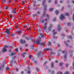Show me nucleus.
<instances>
[{"label": "nucleus", "instance_id": "8", "mask_svg": "<svg viewBox=\"0 0 74 74\" xmlns=\"http://www.w3.org/2000/svg\"><path fill=\"white\" fill-rule=\"evenodd\" d=\"M55 13H56V15H58L59 13V12H58V11L56 10L55 12Z\"/></svg>", "mask_w": 74, "mask_h": 74}, {"label": "nucleus", "instance_id": "10", "mask_svg": "<svg viewBox=\"0 0 74 74\" xmlns=\"http://www.w3.org/2000/svg\"><path fill=\"white\" fill-rule=\"evenodd\" d=\"M66 54H65L64 57V60H65V59H66Z\"/></svg>", "mask_w": 74, "mask_h": 74}, {"label": "nucleus", "instance_id": "40", "mask_svg": "<svg viewBox=\"0 0 74 74\" xmlns=\"http://www.w3.org/2000/svg\"><path fill=\"white\" fill-rule=\"evenodd\" d=\"M56 34V32H55L54 33H53V35H54V34Z\"/></svg>", "mask_w": 74, "mask_h": 74}, {"label": "nucleus", "instance_id": "59", "mask_svg": "<svg viewBox=\"0 0 74 74\" xmlns=\"http://www.w3.org/2000/svg\"><path fill=\"white\" fill-rule=\"evenodd\" d=\"M26 53H24L23 54H26Z\"/></svg>", "mask_w": 74, "mask_h": 74}, {"label": "nucleus", "instance_id": "56", "mask_svg": "<svg viewBox=\"0 0 74 74\" xmlns=\"http://www.w3.org/2000/svg\"><path fill=\"white\" fill-rule=\"evenodd\" d=\"M60 28H59V29H58V30H60Z\"/></svg>", "mask_w": 74, "mask_h": 74}, {"label": "nucleus", "instance_id": "18", "mask_svg": "<svg viewBox=\"0 0 74 74\" xmlns=\"http://www.w3.org/2000/svg\"><path fill=\"white\" fill-rule=\"evenodd\" d=\"M42 32V29H40V30L38 31V32Z\"/></svg>", "mask_w": 74, "mask_h": 74}, {"label": "nucleus", "instance_id": "25", "mask_svg": "<svg viewBox=\"0 0 74 74\" xmlns=\"http://www.w3.org/2000/svg\"><path fill=\"white\" fill-rule=\"evenodd\" d=\"M51 42H49L48 43V45H51Z\"/></svg>", "mask_w": 74, "mask_h": 74}, {"label": "nucleus", "instance_id": "1", "mask_svg": "<svg viewBox=\"0 0 74 74\" xmlns=\"http://www.w3.org/2000/svg\"><path fill=\"white\" fill-rule=\"evenodd\" d=\"M47 23H45L44 26L43 27V30L44 32H45L47 29Z\"/></svg>", "mask_w": 74, "mask_h": 74}, {"label": "nucleus", "instance_id": "17", "mask_svg": "<svg viewBox=\"0 0 74 74\" xmlns=\"http://www.w3.org/2000/svg\"><path fill=\"white\" fill-rule=\"evenodd\" d=\"M40 36H41L42 37H43V36L44 35H43V34H42L40 33Z\"/></svg>", "mask_w": 74, "mask_h": 74}, {"label": "nucleus", "instance_id": "15", "mask_svg": "<svg viewBox=\"0 0 74 74\" xmlns=\"http://www.w3.org/2000/svg\"><path fill=\"white\" fill-rule=\"evenodd\" d=\"M57 74H62V73L61 72H58Z\"/></svg>", "mask_w": 74, "mask_h": 74}, {"label": "nucleus", "instance_id": "51", "mask_svg": "<svg viewBox=\"0 0 74 74\" xmlns=\"http://www.w3.org/2000/svg\"><path fill=\"white\" fill-rule=\"evenodd\" d=\"M12 61L10 62L11 64V66H12Z\"/></svg>", "mask_w": 74, "mask_h": 74}, {"label": "nucleus", "instance_id": "19", "mask_svg": "<svg viewBox=\"0 0 74 74\" xmlns=\"http://www.w3.org/2000/svg\"><path fill=\"white\" fill-rule=\"evenodd\" d=\"M25 1H22L21 3V4H25Z\"/></svg>", "mask_w": 74, "mask_h": 74}, {"label": "nucleus", "instance_id": "45", "mask_svg": "<svg viewBox=\"0 0 74 74\" xmlns=\"http://www.w3.org/2000/svg\"><path fill=\"white\" fill-rule=\"evenodd\" d=\"M60 3L61 4H62V3H63V2H62V1H60Z\"/></svg>", "mask_w": 74, "mask_h": 74}, {"label": "nucleus", "instance_id": "24", "mask_svg": "<svg viewBox=\"0 0 74 74\" xmlns=\"http://www.w3.org/2000/svg\"><path fill=\"white\" fill-rule=\"evenodd\" d=\"M14 14H16V9H15L14 12Z\"/></svg>", "mask_w": 74, "mask_h": 74}, {"label": "nucleus", "instance_id": "43", "mask_svg": "<svg viewBox=\"0 0 74 74\" xmlns=\"http://www.w3.org/2000/svg\"><path fill=\"white\" fill-rule=\"evenodd\" d=\"M62 53H64V52H65V51H62Z\"/></svg>", "mask_w": 74, "mask_h": 74}, {"label": "nucleus", "instance_id": "62", "mask_svg": "<svg viewBox=\"0 0 74 74\" xmlns=\"http://www.w3.org/2000/svg\"><path fill=\"white\" fill-rule=\"evenodd\" d=\"M73 3H74V1H73Z\"/></svg>", "mask_w": 74, "mask_h": 74}, {"label": "nucleus", "instance_id": "26", "mask_svg": "<svg viewBox=\"0 0 74 74\" xmlns=\"http://www.w3.org/2000/svg\"><path fill=\"white\" fill-rule=\"evenodd\" d=\"M68 38H73V36H69L68 37Z\"/></svg>", "mask_w": 74, "mask_h": 74}, {"label": "nucleus", "instance_id": "13", "mask_svg": "<svg viewBox=\"0 0 74 74\" xmlns=\"http://www.w3.org/2000/svg\"><path fill=\"white\" fill-rule=\"evenodd\" d=\"M69 74V72L68 71H66L64 73V74Z\"/></svg>", "mask_w": 74, "mask_h": 74}, {"label": "nucleus", "instance_id": "23", "mask_svg": "<svg viewBox=\"0 0 74 74\" xmlns=\"http://www.w3.org/2000/svg\"><path fill=\"white\" fill-rule=\"evenodd\" d=\"M15 50L17 52H18V48H16L15 49Z\"/></svg>", "mask_w": 74, "mask_h": 74}, {"label": "nucleus", "instance_id": "33", "mask_svg": "<svg viewBox=\"0 0 74 74\" xmlns=\"http://www.w3.org/2000/svg\"><path fill=\"white\" fill-rule=\"evenodd\" d=\"M73 21H74V14L73 15Z\"/></svg>", "mask_w": 74, "mask_h": 74}, {"label": "nucleus", "instance_id": "9", "mask_svg": "<svg viewBox=\"0 0 74 74\" xmlns=\"http://www.w3.org/2000/svg\"><path fill=\"white\" fill-rule=\"evenodd\" d=\"M6 70H7V71H9V70H10V69L9 67H7L6 68Z\"/></svg>", "mask_w": 74, "mask_h": 74}, {"label": "nucleus", "instance_id": "22", "mask_svg": "<svg viewBox=\"0 0 74 74\" xmlns=\"http://www.w3.org/2000/svg\"><path fill=\"white\" fill-rule=\"evenodd\" d=\"M15 70H16V71H18V70H19V69H18V68H15Z\"/></svg>", "mask_w": 74, "mask_h": 74}, {"label": "nucleus", "instance_id": "58", "mask_svg": "<svg viewBox=\"0 0 74 74\" xmlns=\"http://www.w3.org/2000/svg\"><path fill=\"white\" fill-rule=\"evenodd\" d=\"M67 42H70V41H69V40H67Z\"/></svg>", "mask_w": 74, "mask_h": 74}, {"label": "nucleus", "instance_id": "48", "mask_svg": "<svg viewBox=\"0 0 74 74\" xmlns=\"http://www.w3.org/2000/svg\"><path fill=\"white\" fill-rule=\"evenodd\" d=\"M13 59H14V58H15V56H14L13 58Z\"/></svg>", "mask_w": 74, "mask_h": 74}, {"label": "nucleus", "instance_id": "35", "mask_svg": "<svg viewBox=\"0 0 74 74\" xmlns=\"http://www.w3.org/2000/svg\"><path fill=\"white\" fill-rule=\"evenodd\" d=\"M53 38H57V37L55 36H54L53 37Z\"/></svg>", "mask_w": 74, "mask_h": 74}, {"label": "nucleus", "instance_id": "50", "mask_svg": "<svg viewBox=\"0 0 74 74\" xmlns=\"http://www.w3.org/2000/svg\"><path fill=\"white\" fill-rule=\"evenodd\" d=\"M41 22L42 23H43V22H44V20H42L41 21Z\"/></svg>", "mask_w": 74, "mask_h": 74}, {"label": "nucleus", "instance_id": "7", "mask_svg": "<svg viewBox=\"0 0 74 74\" xmlns=\"http://www.w3.org/2000/svg\"><path fill=\"white\" fill-rule=\"evenodd\" d=\"M9 16L10 17V18H11V19H12V18H13V16L12 14H9Z\"/></svg>", "mask_w": 74, "mask_h": 74}, {"label": "nucleus", "instance_id": "39", "mask_svg": "<svg viewBox=\"0 0 74 74\" xmlns=\"http://www.w3.org/2000/svg\"><path fill=\"white\" fill-rule=\"evenodd\" d=\"M55 62L56 63H58V61L57 60H56L55 61Z\"/></svg>", "mask_w": 74, "mask_h": 74}, {"label": "nucleus", "instance_id": "46", "mask_svg": "<svg viewBox=\"0 0 74 74\" xmlns=\"http://www.w3.org/2000/svg\"><path fill=\"white\" fill-rule=\"evenodd\" d=\"M24 28H26V25H24Z\"/></svg>", "mask_w": 74, "mask_h": 74}, {"label": "nucleus", "instance_id": "55", "mask_svg": "<svg viewBox=\"0 0 74 74\" xmlns=\"http://www.w3.org/2000/svg\"><path fill=\"white\" fill-rule=\"evenodd\" d=\"M20 50H21L22 49V47H20Z\"/></svg>", "mask_w": 74, "mask_h": 74}, {"label": "nucleus", "instance_id": "27", "mask_svg": "<svg viewBox=\"0 0 74 74\" xmlns=\"http://www.w3.org/2000/svg\"><path fill=\"white\" fill-rule=\"evenodd\" d=\"M66 15H67V16H69V14L68 13H66L65 14Z\"/></svg>", "mask_w": 74, "mask_h": 74}, {"label": "nucleus", "instance_id": "47", "mask_svg": "<svg viewBox=\"0 0 74 74\" xmlns=\"http://www.w3.org/2000/svg\"><path fill=\"white\" fill-rule=\"evenodd\" d=\"M30 30V28H28L27 29V30Z\"/></svg>", "mask_w": 74, "mask_h": 74}, {"label": "nucleus", "instance_id": "57", "mask_svg": "<svg viewBox=\"0 0 74 74\" xmlns=\"http://www.w3.org/2000/svg\"><path fill=\"white\" fill-rule=\"evenodd\" d=\"M64 35V34H62V36H63Z\"/></svg>", "mask_w": 74, "mask_h": 74}, {"label": "nucleus", "instance_id": "20", "mask_svg": "<svg viewBox=\"0 0 74 74\" xmlns=\"http://www.w3.org/2000/svg\"><path fill=\"white\" fill-rule=\"evenodd\" d=\"M64 43L65 45H66V46H68V44L67 43H66V42H64Z\"/></svg>", "mask_w": 74, "mask_h": 74}, {"label": "nucleus", "instance_id": "14", "mask_svg": "<svg viewBox=\"0 0 74 74\" xmlns=\"http://www.w3.org/2000/svg\"><path fill=\"white\" fill-rule=\"evenodd\" d=\"M67 25L68 26H70L71 25V24L70 23H67Z\"/></svg>", "mask_w": 74, "mask_h": 74}, {"label": "nucleus", "instance_id": "38", "mask_svg": "<svg viewBox=\"0 0 74 74\" xmlns=\"http://www.w3.org/2000/svg\"><path fill=\"white\" fill-rule=\"evenodd\" d=\"M28 46V45L27 44H26L25 45V47H27V46Z\"/></svg>", "mask_w": 74, "mask_h": 74}, {"label": "nucleus", "instance_id": "5", "mask_svg": "<svg viewBox=\"0 0 74 74\" xmlns=\"http://www.w3.org/2000/svg\"><path fill=\"white\" fill-rule=\"evenodd\" d=\"M20 42L21 44H24L25 43V40H22V39H21L20 40Z\"/></svg>", "mask_w": 74, "mask_h": 74}, {"label": "nucleus", "instance_id": "28", "mask_svg": "<svg viewBox=\"0 0 74 74\" xmlns=\"http://www.w3.org/2000/svg\"><path fill=\"white\" fill-rule=\"evenodd\" d=\"M46 17H47V18H49V15L48 14H47Z\"/></svg>", "mask_w": 74, "mask_h": 74}, {"label": "nucleus", "instance_id": "21", "mask_svg": "<svg viewBox=\"0 0 74 74\" xmlns=\"http://www.w3.org/2000/svg\"><path fill=\"white\" fill-rule=\"evenodd\" d=\"M2 1L3 3H5L6 1L5 0H2Z\"/></svg>", "mask_w": 74, "mask_h": 74}, {"label": "nucleus", "instance_id": "2", "mask_svg": "<svg viewBox=\"0 0 74 74\" xmlns=\"http://www.w3.org/2000/svg\"><path fill=\"white\" fill-rule=\"evenodd\" d=\"M9 48L8 46H5L3 49V51L5 52V51H7V48Z\"/></svg>", "mask_w": 74, "mask_h": 74}, {"label": "nucleus", "instance_id": "42", "mask_svg": "<svg viewBox=\"0 0 74 74\" xmlns=\"http://www.w3.org/2000/svg\"><path fill=\"white\" fill-rule=\"evenodd\" d=\"M27 73H28V74H30V71H28Z\"/></svg>", "mask_w": 74, "mask_h": 74}, {"label": "nucleus", "instance_id": "36", "mask_svg": "<svg viewBox=\"0 0 74 74\" xmlns=\"http://www.w3.org/2000/svg\"><path fill=\"white\" fill-rule=\"evenodd\" d=\"M56 21V19L54 18L53 20V21Z\"/></svg>", "mask_w": 74, "mask_h": 74}, {"label": "nucleus", "instance_id": "49", "mask_svg": "<svg viewBox=\"0 0 74 74\" xmlns=\"http://www.w3.org/2000/svg\"><path fill=\"white\" fill-rule=\"evenodd\" d=\"M14 36V34H12V37H13V36Z\"/></svg>", "mask_w": 74, "mask_h": 74}, {"label": "nucleus", "instance_id": "61", "mask_svg": "<svg viewBox=\"0 0 74 74\" xmlns=\"http://www.w3.org/2000/svg\"><path fill=\"white\" fill-rule=\"evenodd\" d=\"M74 66V63H73V66Z\"/></svg>", "mask_w": 74, "mask_h": 74}, {"label": "nucleus", "instance_id": "30", "mask_svg": "<svg viewBox=\"0 0 74 74\" xmlns=\"http://www.w3.org/2000/svg\"><path fill=\"white\" fill-rule=\"evenodd\" d=\"M52 10H53V8H51L50 9V11H52Z\"/></svg>", "mask_w": 74, "mask_h": 74}, {"label": "nucleus", "instance_id": "3", "mask_svg": "<svg viewBox=\"0 0 74 74\" xmlns=\"http://www.w3.org/2000/svg\"><path fill=\"white\" fill-rule=\"evenodd\" d=\"M60 19L62 20L63 19H65V17L64 16H63V14H61L60 16Z\"/></svg>", "mask_w": 74, "mask_h": 74}, {"label": "nucleus", "instance_id": "60", "mask_svg": "<svg viewBox=\"0 0 74 74\" xmlns=\"http://www.w3.org/2000/svg\"><path fill=\"white\" fill-rule=\"evenodd\" d=\"M9 2H10V3H11V0H10L9 1Z\"/></svg>", "mask_w": 74, "mask_h": 74}, {"label": "nucleus", "instance_id": "64", "mask_svg": "<svg viewBox=\"0 0 74 74\" xmlns=\"http://www.w3.org/2000/svg\"><path fill=\"white\" fill-rule=\"evenodd\" d=\"M73 74H74V72H73Z\"/></svg>", "mask_w": 74, "mask_h": 74}, {"label": "nucleus", "instance_id": "54", "mask_svg": "<svg viewBox=\"0 0 74 74\" xmlns=\"http://www.w3.org/2000/svg\"><path fill=\"white\" fill-rule=\"evenodd\" d=\"M31 55H29V58H30L31 57Z\"/></svg>", "mask_w": 74, "mask_h": 74}, {"label": "nucleus", "instance_id": "11", "mask_svg": "<svg viewBox=\"0 0 74 74\" xmlns=\"http://www.w3.org/2000/svg\"><path fill=\"white\" fill-rule=\"evenodd\" d=\"M53 62H52L51 64V67H53Z\"/></svg>", "mask_w": 74, "mask_h": 74}, {"label": "nucleus", "instance_id": "41", "mask_svg": "<svg viewBox=\"0 0 74 74\" xmlns=\"http://www.w3.org/2000/svg\"><path fill=\"white\" fill-rule=\"evenodd\" d=\"M52 74H55V72L53 71L52 72Z\"/></svg>", "mask_w": 74, "mask_h": 74}, {"label": "nucleus", "instance_id": "29", "mask_svg": "<svg viewBox=\"0 0 74 74\" xmlns=\"http://www.w3.org/2000/svg\"><path fill=\"white\" fill-rule=\"evenodd\" d=\"M8 7L7 6L5 8V9H6V10H8Z\"/></svg>", "mask_w": 74, "mask_h": 74}, {"label": "nucleus", "instance_id": "37", "mask_svg": "<svg viewBox=\"0 0 74 74\" xmlns=\"http://www.w3.org/2000/svg\"><path fill=\"white\" fill-rule=\"evenodd\" d=\"M48 1L49 3H50L51 1V0H49Z\"/></svg>", "mask_w": 74, "mask_h": 74}, {"label": "nucleus", "instance_id": "52", "mask_svg": "<svg viewBox=\"0 0 74 74\" xmlns=\"http://www.w3.org/2000/svg\"><path fill=\"white\" fill-rule=\"evenodd\" d=\"M49 49H47V51H49Z\"/></svg>", "mask_w": 74, "mask_h": 74}, {"label": "nucleus", "instance_id": "16", "mask_svg": "<svg viewBox=\"0 0 74 74\" xmlns=\"http://www.w3.org/2000/svg\"><path fill=\"white\" fill-rule=\"evenodd\" d=\"M15 55V53H12L11 54L12 56V55Z\"/></svg>", "mask_w": 74, "mask_h": 74}, {"label": "nucleus", "instance_id": "32", "mask_svg": "<svg viewBox=\"0 0 74 74\" xmlns=\"http://www.w3.org/2000/svg\"><path fill=\"white\" fill-rule=\"evenodd\" d=\"M62 64H63V63H61L60 64V66H61L62 65Z\"/></svg>", "mask_w": 74, "mask_h": 74}, {"label": "nucleus", "instance_id": "4", "mask_svg": "<svg viewBox=\"0 0 74 74\" xmlns=\"http://www.w3.org/2000/svg\"><path fill=\"white\" fill-rule=\"evenodd\" d=\"M5 33H7L8 34H10V29H6L5 30Z\"/></svg>", "mask_w": 74, "mask_h": 74}, {"label": "nucleus", "instance_id": "63", "mask_svg": "<svg viewBox=\"0 0 74 74\" xmlns=\"http://www.w3.org/2000/svg\"><path fill=\"white\" fill-rule=\"evenodd\" d=\"M42 45H44V43H42Z\"/></svg>", "mask_w": 74, "mask_h": 74}, {"label": "nucleus", "instance_id": "12", "mask_svg": "<svg viewBox=\"0 0 74 74\" xmlns=\"http://www.w3.org/2000/svg\"><path fill=\"white\" fill-rule=\"evenodd\" d=\"M17 33H18V34H19V33H21V30L18 31H17Z\"/></svg>", "mask_w": 74, "mask_h": 74}, {"label": "nucleus", "instance_id": "53", "mask_svg": "<svg viewBox=\"0 0 74 74\" xmlns=\"http://www.w3.org/2000/svg\"><path fill=\"white\" fill-rule=\"evenodd\" d=\"M21 74H23V71H22L21 72Z\"/></svg>", "mask_w": 74, "mask_h": 74}, {"label": "nucleus", "instance_id": "31", "mask_svg": "<svg viewBox=\"0 0 74 74\" xmlns=\"http://www.w3.org/2000/svg\"><path fill=\"white\" fill-rule=\"evenodd\" d=\"M57 3V1L55 0V4H56L57 3Z\"/></svg>", "mask_w": 74, "mask_h": 74}, {"label": "nucleus", "instance_id": "34", "mask_svg": "<svg viewBox=\"0 0 74 74\" xmlns=\"http://www.w3.org/2000/svg\"><path fill=\"white\" fill-rule=\"evenodd\" d=\"M68 64H66V67H68Z\"/></svg>", "mask_w": 74, "mask_h": 74}, {"label": "nucleus", "instance_id": "6", "mask_svg": "<svg viewBox=\"0 0 74 74\" xmlns=\"http://www.w3.org/2000/svg\"><path fill=\"white\" fill-rule=\"evenodd\" d=\"M36 42L37 44L38 45V44H40V41L39 40H37L36 41Z\"/></svg>", "mask_w": 74, "mask_h": 74}, {"label": "nucleus", "instance_id": "44", "mask_svg": "<svg viewBox=\"0 0 74 74\" xmlns=\"http://www.w3.org/2000/svg\"><path fill=\"white\" fill-rule=\"evenodd\" d=\"M63 9H64V7H62V11H63Z\"/></svg>", "mask_w": 74, "mask_h": 74}]
</instances>
